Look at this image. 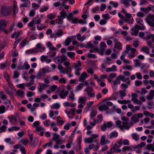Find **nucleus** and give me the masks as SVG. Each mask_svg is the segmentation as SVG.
Masks as SVG:
<instances>
[{"label": "nucleus", "mask_w": 154, "mask_h": 154, "mask_svg": "<svg viewBox=\"0 0 154 154\" xmlns=\"http://www.w3.org/2000/svg\"><path fill=\"white\" fill-rule=\"evenodd\" d=\"M88 56L89 58H96V56L95 55L93 54L88 53Z\"/></svg>", "instance_id": "nucleus-62"}, {"label": "nucleus", "mask_w": 154, "mask_h": 154, "mask_svg": "<svg viewBox=\"0 0 154 154\" xmlns=\"http://www.w3.org/2000/svg\"><path fill=\"white\" fill-rule=\"evenodd\" d=\"M19 75V73L17 71H15L14 72L13 77L14 78H17Z\"/></svg>", "instance_id": "nucleus-60"}, {"label": "nucleus", "mask_w": 154, "mask_h": 154, "mask_svg": "<svg viewBox=\"0 0 154 154\" xmlns=\"http://www.w3.org/2000/svg\"><path fill=\"white\" fill-rule=\"evenodd\" d=\"M7 23L5 20L0 21V31L4 30L7 26Z\"/></svg>", "instance_id": "nucleus-8"}, {"label": "nucleus", "mask_w": 154, "mask_h": 154, "mask_svg": "<svg viewBox=\"0 0 154 154\" xmlns=\"http://www.w3.org/2000/svg\"><path fill=\"white\" fill-rule=\"evenodd\" d=\"M131 31L132 32L131 33V34L132 35H136L138 34L139 31L137 29V28L135 26L134 27H133Z\"/></svg>", "instance_id": "nucleus-18"}, {"label": "nucleus", "mask_w": 154, "mask_h": 154, "mask_svg": "<svg viewBox=\"0 0 154 154\" xmlns=\"http://www.w3.org/2000/svg\"><path fill=\"white\" fill-rule=\"evenodd\" d=\"M116 126L122 130L123 129H125L127 130H128L131 126L134 125V123L130 121L129 122V124H128V122H122L120 120H118L116 122Z\"/></svg>", "instance_id": "nucleus-1"}, {"label": "nucleus", "mask_w": 154, "mask_h": 154, "mask_svg": "<svg viewBox=\"0 0 154 154\" xmlns=\"http://www.w3.org/2000/svg\"><path fill=\"white\" fill-rule=\"evenodd\" d=\"M64 140L61 139V138H60L55 141L56 144H62L64 142Z\"/></svg>", "instance_id": "nucleus-44"}, {"label": "nucleus", "mask_w": 154, "mask_h": 154, "mask_svg": "<svg viewBox=\"0 0 154 154\" xmlns=\"http://www.w3.org/2000/svg\"><path fill=\"white\" fill-rule=\"evenodd\" d=\"M5 110V107L2 105L0 106V114H2L4 113Z\"/></svg>", "instance_id": "nucleus-45"}, {"label": "nucleus", "mask_w": 154, "mask_h": 154, "mask_svg": "<svg viewBox=\"0 0 154 154\" xmlns=\"http://www.w3.org/2000/svg\"><path fill=\"white\" fill-rule=\"evenodd\" d=\"M137 15L140 17H143L145 16L144 14L142 12H137Z\"/></svg>", "instance_id": "nucleus-52"}, {"label": "nucleus", "mask_w": 154, "mask_h": 154, "mask_svg": "<svg viewBox=\"0 0 154 154\" xmlns=\"http://www.w3.org/2000/svg\"><path fill=\"white\" fill-rule=\"evenodd\" d=\"M57 88V86L56 85H53L50 87V89L51 90V91L54 92L55 91Z\"/></svg>", "instance_id": "nucleus-59"}, {"label": "nucleus", "mask_w": 154, "mask_h": 154, "mask_svg": "<svg viewBox=\"0 0 154 154\" xmlns=\"http://www.w3.org/2000/svg\"><path fill=\"white\" fill-rule=\"evenodd\" d=\"M74 96L75 95L72 92H71L69 94L68 97L72 100L73 101L75 99Z\"/></svg>", "instance_id": "nucleus-46"}, {"label": "nucleus", "mask_w": 154, "mask_h": 154, "mask_svg": "<svg viewBox=\"0 0 154 154\" xmlns=\"http://www.w3.org/2000/svg\"><path fill=\"white\" fill-rule=\"evenodd\" d=\"M63 34V32L61 30H58L56 33V36H61Z\"/></svg>", "instance_id": "nucleus-50"}, {"label": "nucleus", "mask_w": 154, "mask_h": 154, "mask_svg": "<svg viewBox=\"0 0 154 154\" xmlns=\"http://www.w3.org/2000/svg\"><path fill=\"white\" fill-rule=\"evenodd\" d=\"M25 86H26V84L24 83L19 84L17 85V88L21 89L24 88V87Z\"/></svg>", "instance_id": "nucleus-48"}, {"label": "nucleus", "mask_w": 154, "mask_h": 154, "mask_svg": "<svg viewBox=\"0 0 154 154\" xmlns=\"http://www.w3.org/2000/svg\"><path fill=\"white\" fill-rule=\"evenodd\" d=\"M1 14L4 16H8L10 14V10L6 6H2L1 10Z\"/></svg>", "instance_id": "nucleus-3"}, {"label": "nucleus", "mask_w": 154, "mask_h": 154, "mask_svg": "<svg viewBox=\"0 0 154 154\" xmlns=\"http://www.w3.org/2000/svg\"><path fill=\"white\" fill-rule=\"evenodd\" d=\"M132 137L133 139L136 141H137L139 139V135L136 133L132 134Z\"/></svg>", "instance_id": "nucleus-34"}, {"label": "nucleus", "mask_w": 154, "mask_h": 154, "mask_svg": "<svg viewBox=\"0 0 154 154\" xmlns=\"http://www.w3.org/2000/svg\"><path fill=\"white\" fill-rule=\"evenodd\" d=\"M60 14H61V15H60V16H61L63 19H64L67 16V14L65 12L64 10H63L62 11L60 12Z\"/></svg>", "instance_id": "nucleus-29"}, {"label": "nucleus", "mask_w": 154, "mask_h": 154, "mask_svg": "<svg viewBox=\"0 0 154 154\" xmlns=\"http://www.w3.org/2000/svg\"><path fill=\"white\" fill-rule=\"evenodd\" d=\"M76 38V36H72L67 38L65 41L64 42L63 44L64 45L66 46H68L70 42Z\"/></svg>", "instance_id": "nucleus-7"}, {"label": "nucleus", "mask_w": 154, "mask_h": 154, "mask_svg": "<svg viewBox=\"0 0 154 154\" xmlns=\"http://www.w3.org/2000/svg\"><path fill=\"white\" fill-rule=\"evenodd\" d=\"M126 91V89H124V91L122 90H120L119 91V94L121 97V99H123V97L125 96L127 94L125 92V91Z\"/></svg>", "instance_id": "nucleus-25"}, {"label": "nucleus", "mask_w": 154, "mask_h": 154, "mask_svg": "<svg viewBox=\"0 0 154 154\" xmlns=\"http://www.w3.org/2000/svg\"><path fill=\"white\" fill-rule=\"evenodd\" d=\"M24 2V3L20 5L21 7H27L29 6L30 4V1L29 0H21Z\"/></svg>", "instance_id": "nucleus-14"}, {"label": "nucleus", "mask_w": 154, "mask_h": 154, "mask_svg": "<svg viewBox=\"0 0 154 154\" xmlns=\"http://www.w3.org/2000/svg\"><path fill=\"white\" fill-rule=\"evenodd\" d=\"M63 19L60 16H58V18L55 20L56 22L58 24H62L63 23Z\"/></svg>", "instance_id": "nucleus-28"}, {"label": "nucleus", "mask_w": 154, "mask_h": 154, "mask_svg": "<svg viewBox=\"0 0 154 154\" xmlns=\"http://www.w3.org/2000/svg\"><path fill=\"white\" fill-rule=\"evenodd\" d=\"M118 102L121 104H126L128 103H131V101L130 100H118Z\"/></svg>", "instance_id": "nucleus-31"}, {"label": "nucleus", "mask_w": 154, "mask_h": 154, "mask_svg": "<svg viewBox=\"0 0 154 154\" xmlns=\"http://www.w3.org/2000/svg\"><path fill=\"white\" fill-rule=\"evenodd\" d=\"M109 4L113 5V6L115 8H116L118 6V4L117 2L113 1L110 2Z\"/></svg>", "instance_id": "nucleus-57"}, {"label": "nucleus", "mask_w": 154, "mask_h": 154, "mask_svg": "<svg viewBox=\"0 0 154 154\" xmlns=\"http://www.w3.org/2000/svg\"><path fill=\"white\" fill-rule=\"evenodd\" d=\"M39 16H37V17L35 18H34V20L35 23V24H40L41 23V20L40 19H39Z\"/></svg>", "instance_id": "nucleus-39"}, {"label": "nucleus", "mask_w": 154, "mask_h": 154, "mask_svg": "<svg viewBox=\"0 0 154 154\" xmlns=\"http://www.w3.org/2000/svg\"><path fill=\"white\" fill-rule=\"evenodd\" d=\"M73 66L74 69L79 68L82 66V63L80 60L78 61V63H75L73 64Z\"/></svg>", "instance_id": "nucleus-30"}, {"label": "nucleus", "mask_w": 154, "mask_h": 154, "mask_svg": "<svg viewBox=\"0 0 154 154\" xmlns=\"http://www.w3.org/2000/svg\"><path fill=\"white\" fill-rule=\"evenodd\" d=\"M118 133L116 131H113L111 132L109 135L108 136V137L109 139H112L113 137H116L118 136Z\"/></svg>", "instance_id": "nucleus-24"}, {"label": "nucleus", "mask_w": 154, "mask_h": 154, "mask_svg": "<svg viewBox=\"0 0 154 154\" xmlns=\"http://www.w3.org/2000/svg\"><path fill=\"white\" fill-rule=\"evenodd\" d=\"M67 56L72 59L73 60L75 59V54L74 52H69L67 53Z\"/></svg>", "instance_id": "nucleus-23"}, {"label": "nucleus", "mask_w": 154, "mask_h": 154, "mask_svg": "<svg viewBox=\"0 0 154 154\" xmlns=\"http://www.w3.org/2000/svg\"><path fill=\"white\" fill-rule=\"evenodd\" d=\"M83 84L82 83H80L79 85L77 86L75 91H77L81 90L84 86Z\"/></svg>", "instance_id": "nucleus-37"}, {"label": "nucleus", "mask_w": 154, "mask_h": 154, "mask_svg": "<svg viewBox=\"0 0 154 154\" xmlns=\"http://www.w3.org/2000/svg\"><path fill=\"white\" fill-rule=\"evenodd\" d=\"M54 62L59 64H61L63 62L65 61L66 60L63 57L57 56L53 59Z\"/></svg>", "instance_id": "nucleus-5"}, {"label": "nucleus", "mask_w": 154, "mask_h": 154, "mask_svg": "<svg viewBox=\"0 0 154 154\" xmlns=\"http://www.w3.org/2000/svg\"><path fill=\"white\" fill-rule=\"evenodd\" d=\"M17 93L18 95L22 97H24V91H22L21 90H17Z\"/></svg>", "instance_id": "nucleus-40"}, {"label": "nucleus", "mask_w": 154, "mask_h": 154, "mask_svg": "<svg viewBox=\"0 0 154 154\" xmlns=\"http://www.w3.org/2000/svg\"><path fill=\"white\" fill-rule=\"evenodd\" d=\"M56 17V15L55 14L51 13L48 15L47 18L50 20H51L54 18Z\"/></svg>", "instance_id": "nucleus-42"}, {"label": "nucleus", "mask_w": 154, "mask_h": 154, "mask_svg": "<svg viewBox=\"0 0 154 154\" xmlns=\"http://www.w3.org/2000/svg\"><path fill=\"white\" fill-rule=\"evenodd\" d=\"M86 101V97H81L79 98L78 102L79 103L82 104H85Z\"/></svg>", "instance_id": "nucleus-22"}, {"label": "nucleus", "mask_w": 154, "mask_h": 154, "mask_svg": "<svg viewBox=\"0 0 154 154\" xmlns=\"http://www.w3.org/2000/svg\"><path fill=\"white\" fill-rule=\"evenodd\" d=\"M39 88H38V91L39 92H42V91L43 90L45 89L46 88L48 87L49 86V85L45 84L44 83H40L39 84Z\"/></svg>", "instance_id": "nucleus-10"}, {"label": "nucleus", "mask_w": 154, "mask_h": 154, "mask_svg": "<svg viewBox=\"0 0 154 154\" xmlns=\"http://www.w3.org/2000/svg\"><path fill=\"white\" fill-rule=\"evenodd\" d=\"M106 136L105 135H103L102 136L101 140L100 141V144L101 145H104L107 143V140L105 141Z\"/></svg>", "instance_id": "nucleus-20"}, {"label": "nucleus", "mask_w": 154, "mask_h": 154, "mask_svg": "<svg viewBox=\"0 0 154 154\" xmlns=\"http://www.w3.org/2000/svg\"><path fill=\"white\" fill-rule=\"evenodd\" d=\"M68 93V91H64V90H62L60 94V96L61 98L64 99L67 96Z\"/></svg>", "instance_id": "nucleus-12"}, {"label": "nucleus", "mask_w": 154, "mask_h": 154, "mask_svg": "<svg viewBox=\"0 0 154 154\" xmlns=\"http://www.w3.org/2000/svg\"><path fill=\"white\" fill-rule=\"evenodd\" d=\"M132 1V0H121V2L124 5L125 7L127 8L130 5L129 2Z\"/></svg>", "instance_id": "nucleus-15"}, {"label": "nucleus", "mask_w": 154, "mask_h": 154, "mask_svg": "<svg viewBox=\"0 0 154 154\" xmlns=\"http://www.w3.org/2000/svg\"><path fill=\"white\" fill-rule=\"evenodd\" d=\"M67 19L69 20H72V22L73 23H75V22L74 21V20H75V21H76L77 20V18H75L74 20L73 19L72 13H69L68 15V16H67Z\"/></svg>", "instance_id": "nucleus-19"}, {"label": "nucleus", "mask_w": 154, "mask_h": 154, "mask_svg": "<svg viewBox=\"0 0 154 154\" xmlns=\"http://www.w3.org/2000/svg\"><path fill=\"white\" fill-rule=\"evenodd\" d=\"M140 9L141 11L144 12L146 14H147L150 11L152 10V8L149 6L147 8H141Z\"/></svg>", "instance_id": "nucleus-17"}, {"label": "nucleus", "mask_w": 154, "mask_h": 154, "mask_svg": "<svg viewBox=\"0 0 154 154\" xmlns=\"http://www.w3.org/2000/svg\"><path fill=\"white\" fill-rule=\"evenodd\" d=\"M94 47L93 45L90 42H88L85 46V47L86 48H93Z\"/></svg>", "instance_id": "nucleus-56"}, {"label": "nucleus", "mask_w": 154, "mask_h": 154, "mask_svg": "<svg viewBox=\"0 0 154 154\" xmlns=\"http://www.w3.org/2000/svg\"><path fill=\"white\" fill-rule=\"evenodd\" d=\"M88 77L87 73L86 72H84L81 74V76L79 78V80L80 82H83Z\"/></svg>", "instance_id": "nucleus-11"}, {"label": "nucleus", "mask_w": 154, "mask_h": 154, "mask_svg": "<svg viewBox=\"0 0 154 154\" xmlns=\"http://www.w3.org/2000/svg\"><path fill=\"white\" fill-rule=\"evenodd\" d=\"M5 104L7 106V108H10V110L13 109V106L11 105V100H8L5 103Z\"/></svg>", "instance_id": "nucleus-16"}, {"label": "nucleus", "mask_w": 154, "mask_h": 154, "mask_svg": "<svg viewBox=\"0 0 154 154\" xmlns=\"http://www.w3.org/2000/svg\"><path fill=\"white\" fill-rule=\"evenodd\" d=\"M4 77L7 81L8 83L10 85L11 84V82L9 79V77L8 74L7 73L5 74H4Z\"/></svg>", "instance_id": "nucleus-49"}, {"label": "nucleus", "mask_w": 154, "mask_h": 154, "mask_svg": "<svg viewBox=\"0 0 154 154\" xmlns=\"http://www.w3.org/2000/svg\"><path fill=\"white\" fill-rule=\"evenodd\" d=\"M118 78L122 81L125 82L126 81V79L125 77L122 75H119L118 77Z\"/></svg>", "instance_id": "nucleus-64"}, {"label": "nucleus", "mask_w": 154, "mask_h": 154, "mask_svg": "<svg viewBox=\"0 0 154 154\" xmlns=\"http://www.w3.org/2000/svg\"><path fill=\"white\" fill-rule=\"evenodd\" d=\"M136 21L137 23L140 25L143 24L142 23L143 22V20L142 19L140 18H138L136 19Z\"/></svg>", "instance_id": "nucleus-55"}, {"label": "nucleus", "mask_w": 154, "mask_h": 154, "mask_svg": "<svg viewBox=\"0 0 154 154\" xmlns=\"http://www.w3.org/2000/svg\"><path fill=\"white\" fill-rule=\"evenodd\" d=\"M38 52V51H36V49L35 48L26 51V53L27 54H29L36 53Z\"/></svg>", "instance_id": "nucleus-26"}, {"label": "nucleus", "mask_w": 154, "mask_h": 154, "mask_svg": "<svg viewBox=\"0 0 154 154\" xmlns=\"http://www.w3.org/2000/svg\"><path fill=\"white\" fill-rule=\"evenodd\" d=\"M28 142L29 140L26 138L22 139L20 140V142L25 145H26Z\"/></svg>", "instance_id": "nucleus-43"}, {"label": "nucleus", "mask_w": 154, "mask_h": 154, "mask_svg": "<svg viewBox=\"0 0 154 154\" xmlns=\"http://www.w3.org/2000/svg\"><path fill=\"white\" fill-rule=\"evenodd\" d=\"M97 113V112L96 111L93 110L91 111V113L90 115V116L91 117H94L95 116Z\"/></svg>", "instance_id": "nucleus-63"}, {"label": "nucleus", "mask_w": 154, "mask_h": 154, "mask_svg": "<svg viewBox=\"0 0 154 154\" xmlns=\"http://www.w3.org/2000/svg\"><path fill=\"white\" fill-rule=\"evenodd\" d=\"M134 61L136 62L135 64V66L137 67L140 65V60H139L135 59Z\"/></svg>", "instance_id": "nucleus-53"}, {"label": "nucleus", "mask_w": 154, "mask_h": 154, "mask_svg": "<svg viewBox=\"0 0 154 154\" xmlns=\"http://www.w3.org/2000/svg\"><path fill=\"white\" fill-rule=\"evenodd\" d=\"M141 50L147 54H149V49L147 46L143 47L141 49Z\"/></svg>", "instance_id": "nucleus-27"}, {"label": "nucleus", "mask_w": 154, "mask_h": 154, "mask_svg": "<svg viewBox=\"0 0 154 154\" xmlns=\"http://www.w3.org/2000/svg\"><path fill=\"white\" fill-rule=\"evenodd\" d=\"M53 136L52 137L53 140L56 141L60 138V136L57 134L56 133H54L53 134Z\"/></svg>", "instance_id": "nucleus-36"}, {"label": "nucleus", "mask_w": 154, "mask_h": 154, "mask_svg": "<svg viewBox=\"0 0 154 154\" xmlns=\"http://www.w3.org/2000/svg\"><path fill=\"white\" fill-rule=\"evenodd\" d=\"M131 122L133 123H136L139 121L138 119L137 114H134L133 115L131 118Z\"/></svg>", "instance_id": "nucleus-13"}, {"label": "nucleus", "mask_w": 154, "mask_h": 154, "mask_svg": "<svg viewBox=\"0 0 154 154\" xmlns=\"http://www.w3.org/2000/svg\"><path fill=\"white\" fill-rule=\"evenodd\" d=\"M131 17V14L127 13L125 14V18L123 19V20L126 22L130 24L133 23V19L132 20H130V18Z\"/></svg>", "instance_id": "nucleus-6"}, {"label": "nucleus", "mask_w": 154, "mask_h": 154, "mask_svg": "<svg viewBox=\"0 0 154 154\" xmlns=\"http://www.w3.org/2000/svg\"><path fill=\"white\" fill-rule=\"evenodd\" d=\"M132 66L130 65H126L122 67V69H126L128 70H131L132 69Z\"/></svg>", "instance_id": "nucleus-51"}, {"label": "nucleus", "mask_w": 154, "mask_h": 154, "mask_svg": "<svg viewBox=\"0 0 154 154\" xmlns=\"http://www.w3.org/2000/svg\"><path fill=\"white\" fill-rule=\"evenodd\" d=\"M85 141L86 143H92L94 141V140L91 137H88L87 138H85Z\"/></svg>", "instance_id": "nucleus-33"}, {"label": "nucleus", "mask_w": 154, "mask_h": 154, "mask_svg": "<svg viewBox=\"0 0 154 154\" xmlns=\"http://www.w3.org/2000/svg\"><path fill=\"white\" fill-rule=\"evenodd\" d=\"M60 107V105L58 103L53 104L51 106V108L57 109L59 108Z\"/></svg>", "instance_id": "nucleus-41"}, {"label": "nucleus", "mask_w": 154, "mask_h": 154, "mask_svg": "<svg viewBox=\"0 0 154 154\" xmlns=\"http://www.w3.org/2000/svg\"><path fill=\"white\" fill-rule=\"evenodd\" d=\"M141 26L138 25L137 24L135 25V27L137 28L138 30H143L145 28V27L143 24L140 25Z\"/></svg>", "instance_id": "nucleus-32"}, {"label": "nucleus", "mask_w": 154, "mask_h": 154, "mask_svg": "<svg viewBox=\"0 0 154 154\" xmlns=\"http://www.w3.org/2000/svg\"><path fill=\"white\" fill-rule=\"evenodd\" d=\"M147 23L151 26H153L154 25V15L149 14L147 16Z\"/></svg>", "instance_id": "nucleus-4"}, {"label": "nucleus", "mask_w": 154, "mask_h": 154, "mask_svg": "<svg viewBox=\"0 0 154 154\" xmlns=\"http://www.w3.org/2000/svg\"><path fill=\"white\" fill-rule=\"evenodd\" d=\"M93 87L92 86H88L85 89L84 91L87 92L88 96L91 98L95 97V94L93 91Z\"/></svg>", "instance_id": "nucleus-2"}, {"label": "nucleus", "mask_w": 154, "mask_h": 154, "mask_svg": "<svg viewBox=\"0 0 154 154\" xmlns=\"http://www.w3.org/2000/svg\"><path fill=\"white\" fill-rule=\"evenodd\" d=\"M94 103V102L93 101L87 103V106L86 108V109L87 110H88L92 106Z\"/></svg>", "instance_id": "nucleus-38"}, {"label": "nucleus", "mask_w": 154, "mask_h": 154, "mask_svg": "<svg viewBox=\"0 0 154 154\" xmlns=\"http://www.w3.org/2000/svg\"><path fill=\"white\" fill-rule=\"evenodd\" d=\"M75 109L74 108L70 109L69 111L68 112V114H71L72 116L74 115Z\"/></svg>", "instance_id": "nucleus-58"}, {"label": "nucleus", "mask_w": 154, "mask_h": 154, "mask_svg": "<svg viewBox=\"0 0 154 154\" xmlns=\"http://www.w3.org/2000/svg\"><path fill=\"white\" fill-rule=\"evenodd\" d=\"M48 57L47 56H42L41 57V60L42 62L46 61Z\"/></svg>", "instance_id": "nucleus-61"}, {"label": "nucleus", "mask_w": 154, "mask_h": 154, "mask_svg": "<svg viewBox=\"0 0 154 154\" xmlns=\"http://www.w3.org/2000/svg\"><path fill=\"white\" fill-rule=\"evenodd\" d=\"M108 106L106 104H103L102 105L99 106L98 108V109L100 111H103V110H106L108 109Z\"/></svg>", "instance_id": "nucleus-21"}, {"label": "nucleus", "mask_w": 154, "mask_h": 154, "mask_svg": "<svg viewBox=\"0 0 154 154\" xmlns=\"http://www.w3.org/2000/svg\"><path fill=\"white\" fill-rule=\"evenodd\" d=\"M23 67L24 68V69L28 70L30 68V66L27 62H25L23 64Z\"/></svg>", "instance_id": "nucleus-47"}, {"label": "nucleus", "mask_w": 154, "mask_h": 154, "mask_svg": "<svg viewBox=\"0 0 154 154\" xmlns=\"http://www.w3.org/2000/svg\"><path fill=\"white\" fill-rule=\"evenodd\" d=\"M0 98L2 100L6 99L7 96L4 93V92L2 91H0Z\"/></svg>", "instance_id": "nucleus-35"}, {"label": "nucleus", "mask_w": 154, "mask_h": 154, "mask_svg": "<svg viewBox=\"0 0 154 154\" xmlns=\"http://www.w3.org/2000/svg\"><path fill=\"white\" fill-rule=\"evenodd\" d=\"M114 43L115 44V48L120 50L122 49V45L120 42L118 41L115 38L114 39Z\"/></svg>", "instance_id": "nucleus-9"}, {"label": "nucleus", "mask_w": 154, "mask_h": 154, "mask_svg": "<svg viewBox=\"0 0 154 154\" xmlns=\"http://www.w3.org/2000/svg\"><path fill=\"white\" fill-rule=\"evenodd\" d=\"M123 149L124 151L125 150L131 151L132 149L131 146H125L123 148Z\"/></svg>", "instance_id": "nucleus-54"}]
</instances>
